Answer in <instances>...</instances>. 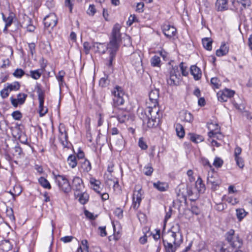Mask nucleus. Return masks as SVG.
<instances>
[{
  "mask_svg": "<svg viewBox=\"0 0 252 252\" xmlns=\"http://www.w3.org/2000/svg\"><path fill=\"white\" fill-rule=\"evenodd\" d=\"M227 0H217L216 7L218 11H223L227 8Z\"/></svg>",
  "mask_w": 252,
  "mask_h": 252,
  "instance_id": "25",
  "label": "nucleus"
},
{
  "mask_svg": "<svg viewBox=\"0 0 252 252\" xmlns=\"http://www.w3.org/2000/svg\"><path fill=\"white\" fill-rule=\"evenodd\" d=\"M220 135V133L219 132V130L216 129L215 130H212L209 132H208V135L209 137H216L218 138L217 135Z\"/></svg>",
  "mask_w": 252,
  "mask_h": 252,
  "instance_id": "51",
  "label": "nucleus"
},
{
  "mask_svg": "<svg viewBox=\"0 0 252 252\" xmlns=\"http://www.w3.org/2000/svg\"><path fill=\"white\" fill-rule=\"evenodd\" d=\"M139 146L143 150H146L147 148V145L146 143L142 140V138H140L138 141Z\"/></svg>",
  "mask_w": 252,
  "mask_h": 252,
  "instance_id": "61",
  "label": "nucleus"
},
{
  "mask_svg": "<svg viewBox=\"0 0 252 252\" xmlns=\"http://www.w3.org/2000/svg\"><path fill=\"white\" fill-rule=\"evenodd\" d=\"M121 28L119 24H116L114 25L112 32L111 40L106 47L109 57L106 64L109 67L112 66L113 61L115 59L116 53L119 49V42L121 40Z\"/></svg>",
  "mask_w": 252,
  "mask_h": 252,
  "instance_id": "2",
  "label": "nucleus"
},
{
  "mask_svg": "<svg viewBox=\"0 0 252 252\" xmlns=\"http://www.w3.org/2000/svg\"><path fill=\"white\" fill-rule=\"evenodd\" d=\"M43 69H37L34 70H31L30 71V74H27V76H31L32 79L34 80H37L39 79L43 72Z\"/></svg>",
  "mask_w": 252,
  "mask_h": 252,
  "instance_id": "24",
  "label": "nucleus"
},
{
  "mask_svg": "<svg viewBox=\"0 0 252 252\" xmlns=\"http://www.w3.org/2000/svg\"><path fill=\"white\" fill-rule=\"evenodd\" d=\"M25 74V71L21 68H17L13 73V75L17 78H21Z\"/></svg>",
  "mask_w": 252,
  "mask_h": 252,
  "instance_id": "40",
  "label": "nucleus"
},
{
  "mask_svg": "<svg viewBox=\"0 0 252 252\" xmlns=\"http://www.w3.org/2000/svg\"><path fill=\"white\" fill-rule=\"evenodd\" d=\"M10 92L9 91V89L6 86L4 89L1 90L0 92V95L2 98H5L8 97Z\"/></svg>",
  "mask_w": 252,
  "mask_h": 252,
  "instance_id": "46",
  "label": "nucleus"
},
{
  "mask_svg": "<svg viewBox=\"0 0 252 252\" xmlns=\"http://www.w3.org/2000/svg\"><path fill=\"white\" fill-rule=\"evenodd\" d=\"M237 165L240 168H243L244 166V160L240 157L235 158Z\"/></svg>",
  "mask_w": 252,
  "mask_h": 252,
  "instance_id": "49",
  "label": "nucleus"
},
{
  "mask_svg": "<svg viewBox=\"0 0 252 252\" xmlns=\"http://www.w3.org/2000/svg\"><path fill=\"white\" fill-rule=\"evenodd\" d=\"M81 167L83 171L86 172H88L92 169L91 163L87 159L84 160V161L82 163Z\"/></svg>",
  "mask_w": 252,
  "mask_h": 252,
  "instance_id": "33",
  "label": "nucleus"
},
{
  "mask_svg": "<svg viewBox=\"0 0 252 252\" xmlns=\"http://www.w3.org/2000/svg\"><path fill=\"white\" fill-rule=\"evenodd\" d=\"M73 238V237L72 236H66L61 238V240L64 243H68L71 242Z\"/></svg>",
  "mask_w": 252,
  "mask_h": 252,
  "instance_id": "64",
  "label": "nucleus"
},
{
  "mask_svg": "<svg viewBox=\"0 0 252 252\" xmlns=\"http://www.w3.org/2000/svg\"><path fill=\"white\" fill-rule=\"evenodd\" d=\"M109 83V81L108 80V76L101 78L99 80V85L102 87L107 86Z\"/></svg>",
  "mask_w": 252,
  "mask_h": 252,
  "instance_id": "42",
  "label": "nucleus"
},
{
  "mask_svg": "<svg viewBox=\"0 0 252 252\" xmlns=\"http://www.w3.org/2000/svg\"><path fill=\"white\" fill-rule=\"evenodd\" d=\"M183 238L180 232H171L169 241L163 240L165 252H175L176 247L182 242Z\"/></svg>",
  "mask_w": 252,
  "mask_h": 252,
  "instance_id": "3",
  "label": "nucleus"
},
{
  "mask_svg": "<svg viewBox=\"0 0 252 252\" xmlns=\"http://www.w3.org/2000/svg\"><path fill=\"white\" fill-rule=\"evenodd\" d=\"M84 214L86 217L90 220H94L95 219V217L94 216V214L87 210L85 211Z\"/></svg>",
  "mask_w": 252,
  "mask_h": 252,
  "instance_id": "63",
  "label": "nucleus"
},
{
  "mask_svg": "<svg viewBox=\"0 0 252 252\" xmlns=\"http://www.w3.org/2000/svg\"><path fill=\"white\" fill-rule=\"evenodd\" d=\"M40 185L45 189H50L51 186L48 180L44 177H40L38 179Z\"/></svg>",
  "mask_w": 252,
  "mask_h": 252,
  "instance_id": "34",
  "label": "nucleus"
},
{
  "mask_svg": "<svg viewBox=\"0 0 252 252\" xmlns=\"http://www.w3.org/2000/svg\"><path fill=\"white\" fill-rule=\"evenodd\" d=\"M247 212L242 208H239L236 210V215L238 220L241 221L247 215Z\"/></svg>",
  "mask_w": 252,
  "mask_h": 252,
  "instance_id": "29",
  "label": "nucleus"
},
{
  "mask_svg": "<svg viewBox=\"0 0 252 252\" xmlns=\"http://www.w3.org/2000/svg\"><path fill=\"white\" fill-rule=\"evenodd\" d=\"M225 239L229 245H223L221 247H225L227 249H239L243 245V240L239 237L238 234H236L233 229L229 230L225 234Z\"/></svg>",
  "mask_w": 252,
  "mask_h": 252,
  "instance_id": "4",
  "label": "nucleus"
},
{
  "mask_svg": "<svg viewBox=\"0 0 252 252\" xmlns=\"http://www.w3.org/2000/svg\"><path fill=\"white\" fill-rule=\"evenodd\" d=\"M6 87L9 89V91H17L20 89V85L18 82H14L12 83H7Z\"/></svg>",
  "mask_w": 252,
  "mask_h": 252,
  "instance_id": "32",
  "label": "nucleus"
},
{
  "mask_svg": "<svg viewBox=\"0 0 252 252\" xmlns=\"http://www.w3.org/2000/svg\"><path fill=\"white\" fill-rule=\"evenodd\" d=\"M57 18L54 13H50L46 16L43 20L44 24L46 28H51L55 27L57 23Z\"/></svg>",
  "mask_w": 252,
  "mask_h": 252,
  "instance_id": "13",
  "label": "nucleus"
},
{
  "mask_svg": "<svg viewBox=\"0 0 252 252\" xmlns=\"http://www.w3.org/2000/svg\"><path fill=\"white\" fill-rule=\"evenodd\" d=\"M59 139L63 147H67L68 145L67 133L64 127L59 128Z\"/></svg>",
  "mask_w": 252,
  "mask_h": 252,
  "instance_id": "15",
  "label": "nucleus"
},
{
  "mask_svg": "<svg viewBox=\"0 0 252 252\" xmlns=\"http://www.w3.org/2000/svg\"><path fill=\"white\" fill-rule=\"evenodd\" d=\"M14 192L10 191L9 192L12 195L14 198L19 195L22 192V189L18 186H15L13 189Z\"/></svg>",
  "mask_w": 252,
  "mask_h": 252,
  "instance_id": "41",
  "label": "nucleus"
},
{
  "mask_svg": "<svg viewBox=\"0 0 252 252\" xmlns=\"http://www.w3.org/2000/svg\"><path fill=\"white\" fill-rule=\"evenodd\" d=\"M83 48L84 51L86 54H89L91 46L88 42H85L83 44Z\"/></svg>",
  "mask_w": 252,
  "mask_h": 252,
  "instance_id": "56",
  "label": "nucleus"
},
{
  "mask_svg": "<svg viewBox=\"0 0 252 252\" xmlns=\"http://www.w3.org/2000/svg\"><path fill=\"white\" fill-rule=\"evenodd\" d=\"M223 163V161L220 158L216 157L214 159L213 165L217 168H220L222 166Z\"/></svg>",
  "mask_w": 252,
  "mask_h": 252,
  "instance_id": "44",
  "label": "nucleus"
},
{
  "mask_svg": "<svg viewBox=\"0 0 252 252\" xmlns=\"http://www.w3.org/2000/svg\"><path fill=\"white\" fill-rule=\"evenodd\" d=\"M65 72L63 70H61L59 72L58 75L56 76V78L59 82V86L60 89L64 84V76L65 75Z\"/></svg>",
  "mask_w": 252,
  "mask_h": 252,
  "instance_id": "28",
  "label": "nucleus"
},
{
  "mask_svg": "<svg viewBox=\"0 0 252 252\" xmlns=\"http://www.w3.org/2000/svg\"><path fill=\"white\" fill-rule=\"evenodd\" d=\"M151 63L153 66L159 67L161 64V60L159 56H154L151 59Z\"/></svg>",
  "mask_w": 252,
  "mask_h": 252,
  "instance_id": "30",
  "label": "nucleus"
},
{
  "mask_svg": "<svg viewBox=\"0 0 252 252\" xmlns=\"http://www.w3.org/2000/svg\"><path fill=\"white\" fill-rule=\"evenodd\" d=\"M95 12L96 10L94 6V5H90L87 11L88 14L90 15L93 16L95 14Z\"/></svg>",
  "mask_w": 252,
  "mask_h": 252,
  "instance_id": "58",
  "label": "nucleus"
},
{
  "mask_svg": "<svg viewBox=\"0 0 252 252\" xmlns=\"http://www.w3.org/2000/svg\"><path fill=\"white\" fill-rule=\"evenodd\" d=\"M212 40L211 38L205 37L202 39L203 46L205 49L208 51L212 50Z\"/></svg>",
  "mask_w": 252,
  "mask_h": 252,
  "instance_id": "26",
  "label": "nucleus"
},
{
  "mask_svg": "<svg viewBox=\"0 0 252 252\" xmlns=\"http://www.w3.org/2000/svg\"><path fill=\"white\" fill-rule=\"evenodd\" d=\"M229 51V48L225 43H222L220 49L217 50L216 54L218 57H221L226 55Z\"/></svg>",
  "mask_w": 252,
  "mask_h": 252,
  "instance_id": "22",
  "label": "nucleus"
},
{
  "mask_svg": "<svg viewBox=\"0 0 252 252\" xmlns=\"http://www.w3.org/2000/svg\"><path fill=\"white\" fill-rule=\"evenodd\" d=\"M220 252H242L239 249L231 250L230 249H227L225 247H221L220 249Z\"/></svg>",
  "mask_w": 252,
  "mask_h": 252,
  "instance_id": "55",
  "label": "nucleus"
},
{
  "mask_svg": "<svg viewBox=\"0 0 252 252\" xmlns=\"http://www.w3.org/2000/svg\"><path fill=\"white\" fill-rule=\"evenodd\" d=\"M226 201L233 205L238 203L237 199L232 197H228L226 199Z\"/></svg>",
  "mask_w": 252,
  "mask_h": 252,
  "instance_id": "57",
  "label": "nucleus"
},
{
  "mask_svg": "<svg viewBox=\"0 0 252 252\" xmlns=\"http://www.w3.org/2000/svg\"><path fill=\"white\" fill-rule=\"evenodd\" d=\"M94 48H97V51L101 53L102 54H104L106 52L105 50L104 49L103 50H101V48H103L104 45L102 43H94L93 45Z\"/></svg>",
  "mask_w": 252,
  "mask_h": 252,
  "instance_id": "43",
  "label": "nucleus"
},
{
  "mask_svg": "<svg viewBox=\"0 0 252 252\" xmlns=\"http://www.w3.org/2000/svg\"><path fill=\"white\" fill-rule=\"evenodd\" d=\"M144 172L146 175L150 176L153 172V168L151 166L148 165L144 167Z\"/></svg>",
  "mask_w": 252,
  "mask_h": 252,
  "instance_id": "48",
  "label": "nucleus"
},
{
  "mask_svg": "<svg viewBox=\"0 0 252 252\" xmlns=\"http://www.w3.org/2000/svg\"><path fill=\"white\" fill-rule=\"evenodd\" d=\"M162 29L164 34L168 38H171L175 35L176 32V28L169 24L163 25Z\"/></svg>",
  "mask_w": 252,
  "mask_h": 252,
  "instance_id": "17",
  "label": "nucleus"
},
{
  "mask_svg": "<svg viewBox=\"0 0 252 252\" xmlns=\"http://www.w3.org/2000/svg\"><path fill=\"white\" fill-rule=\"evenodd\" d=\"M121 110L118 109V111H115L114 113H112L110 110L108 113L111 117H116L120 123H124L128 119V117L127 112L125 111L121 113Z\"/></svg>",
  "mask_w": 252,
  "mask_h": 252,
  "instance_id": "11",
  "label": "nucleus"
},
{
  "mask_svg": "<svg viewBox=\"0 0 252 252\" xmlns=\"http://www.w3.org/2000/svg\"><path fill=\"white\" fill-rule=\"evenodd\" d=\"M234 91L228 89H224L217 93L218 100L221 102L226 101L228 98L232 97L234 94Z\"/></svg>",
  "mask_w": 252,
  "mask_h": 252,
  "instance_id": "10",
  "label": "nucleus"
},
{
  "mask_svg": "<svg viewBox=\"0 0 252 252\" xmlns=\"http://www.w3.org/2000/svg\"><path fill=\"white\" fill-rule=\"evenodd\" d=\"M153 186L155 189H157L160 191H165L168 188V185L166 183L161 182L159 181H158L156 183H154Z\"/></svg>",
  "mask_w": 252,
  "mask_h": 252,
  "instance_id": "23",
  "label": "nucleus"
},
{
  "mask_svg": "<svg viewBox=\"0 0 252 252\" xmlns=\"http://www.w3.org/2000/svg\"><path fill=\"white\" fill-rule=\"evenodd\" d=\"M27 94L24 93H20L17 95V98H14L13 97H10V100L12 105L16 107L18 104L21 105L24 103Z\"/></svg>",
  "mask_w": 252,
  "mask_h": 252,
  "instance_id": "16",
  "label": "nucleus"
},
{
  "mask_svg": "<svg viewBox=\"0 0 252 252\" xmlns=\"http://www.w3.org/2000/svg\"><path fill=\"white\" fill-rule=\"evenodd\" d=\"M37 93L38 94V98L39 100V112L40 116H44L47 112L46 109L44 108V93L42 89L38 87Z\"/></svg>",
  "mask_w": 252,
  "mask_h": 252,
  "instance_id": "9",
  "label": "nucleus"
},
{
  "mask_svg": "<svg viewBox=\"0 0 252 252\" xmlns=\"http://www.w3.org/2000/svg\"><path fill=\"white\" fill-rule=\"evenodd\" d=\"M90 182L93 187L94 190H95L96 192L100 193V191L98 190L100 183V182L94 178H91Z\"/></svg>",
  "mask_w": 252,
  "mask_h": 252,
  "instance_id": "37",
  "label": "nucleus"
},
{
  "mask_svg": "<svg viewBox=\"0 0 252 252\" xmlns=\"http://www.w3.org/2000/svg\"><path fill=\"white\" fill-rule=\"evenodd\" d=\"M12 116L16 120H20L22 118V114L19 111H16L12 113Z\"/></svg>",
  "mask_w": 252,
  "mask_h": 252,
  "instance_id": "54",
  "label": "nucleus"
},
{
  "mask_svg": "<svg viewBox=\"0 0 252 252\" xmlns=\"http://www.w3.org/2000/svg\"><path fill=\"white\" fill-rule=\"evenodd\" d=\"M190 70L191 74L193 75L195 80H198L201 78L202 73L199 68L196 65H192L190 67Z\"/></svg>",
  "mask_w": 252,
  "mask_h": 252,
  "instance_id": "19",
  "label": "nucleus"
},
{
  "mask_svg": "<svg viewBox=\"0 0 252 252\" xmlns=\"http://www.w3.org/2000/svg\"><path fill=\"white\" fill-rule=\"evenodd\" d=\"M28 20L29 24L27 26V31L30 32H32L35 30V28L34 26L31 24V20L30 18H29Z\"/></svg>",
  "mask_w": 252,
  "mask_h": 252,
  "instance_id": "59",
  "label": "nucleus"
},
{
  "mask_svg": "<svg viewBox=\"0 0 252 252\" xmlns=\"http://www.w3.org/2000/svg\"><path fill=\"white\" fill-rule=\"evenodd\" d=\"M149 100L147 103L149 104L146 112V119L143 120V123H146L149 128H153L157 126L159 122L161 113L158 107L157 106L158 104L159 97V91L157 89L152 90L149 94Z\"/></svg>",
  "mask_w": 252,
  "mask_h": 252,
  "instance_id": "1",
  "label": "nucleus"
},
{
  "mask_svg": "<svg viewBox=\"0 0 252 252\" xmlns=\"http://www.w3.org/2000/svg\"><path fill=\"white\" fill-rule=\"evenodd\" d=\"M98 230H99L100 235L101 237H105L107 235L106 226H100L98 227Z\"/></svg>",
  "mask_w": 252,
  "mask_h": 252,
  "instance_id": "60",
  "label": "nucleus"
},
{
  "mask_svg": "<svg viewBox=\"0 0 252 252\" xmlns=\"http://www.w3.org/2000/svg\"><path fill=\"white\" fill-rule=\"evenodd\" d=\"M144 4L143 2H139L137 4L136 11L139 13L143 11Z\"/></svg>",
  "mask_w": 252,
  "mask_h": 252,
  "instance_id": "62",
  "label": "nucleus"
},
{
  "mask_svg": "<svg viewBox=\"0 0 252 252\" xmlns=\"http://www.w3.org/2000/svg\"><path fill=\"white\" fill-rule=\"evenodd\" d=\"M221 182L216 173L209 172L207 177V184L211 185V188L216 190Z\"/></svg>",
  "mask_w": 252,
  "mask_h": 252,
  "instance_id": "8",
  "label": "nucleus"
},
{
  "mask_svg": "<svg viewBox=\"0 0 252 252\" xmlns=\"http://www.w3.org/2000/svg\"><path fill=\"white\" fill-rule=\"evenodd\" d=\"M188 138L194 143H198L204 140L202 136L193 133H189L187 135Z\"/></svg>",
  "mask_w": 252,
  "mask_h": 252,
  "instance_id": "20",
  "label": "nucleus"
},
{
  "mask_svg": "<svg viewBox=\"0 0 252 252\" xmlns=\"http://www.w3.org/2000/svg\"><path fill=\"white\" fill-rule=\"evenodd\" d=\"M142 189H140L134 191L132 197L131 207L136 210L139 207L142 200Z\"/></svg>",
  "mask_w": 252,
  "mask_h": 252,
  "instance_id": "12",
  "label": "nucleus"
},
{
  "mask_svg": "<svg viewBox=\"0 0 252 252\" xmlns=\"http://www.w3.org/2000/svg\"><path fill=\"white\" fill-rule=\"evenodd\" d=\"M73 0H65L64 1L65 6L68 7L69 11L71 13L72 12L73 5Z\"/></svg>",
  "mask_w": 252,
  "mask_h": 252,
  "instance_id": "50",
  "label": "nucleus"
},
{
  "mask_svg": "<svg viewBox=\"0 0 252 252\" xmlns=\"http://www.w3.org/2000/svg\"><path fill=\"white\" fill-rule=\"evenodd\" d=\"M74 195L79 197V201L82 204H86L89 200V195L84 190L82 192H75Z\"/></svg>",
  "mask_w": 252,
  "mask_h": 252,
  "instance_id": "18",
  "label": "nucleus"
},
{
  "mask_svg": "<svg viewBox=\"0 0 252 252\" xmlns=\"http://www.w3.org/2000/svg\"><path fill=\"white\" fill-rule=\"evenodd\" d=\"M72 189L75 192H82L84 189V186L82 179L78 177H74L72 181Z\"/></svg>",
  "mask_w": 252,
  "mask_h": 252,
  "instance_id": "14",
  "label": "nucleus"
},
{
  "mask_svg": "<svg viewBox=\"0 0 252 252\" xmlns=\"http://www.w3.org/2000/svg\"><path fill=\"white\" fill-rule=\"evenodd\" d=\"M2 17L5 24H6V27H9L13 22L15 15L13 13L10 12L8 13V16H6L5 14L2 13Z\"/></svg>",
  "mask_w": 252,
  "mask_h": 252,
  "instance_id": "21",
  "label": "nucleus"
},
{
  "mask_svg": "<svg viewBox=\"0 0 252 252\" xmlns=\"http://www.w3.org/2000/svg\"><path fill=\"white\" fill-rule=\"evenodd\" d=\"M112 141L118 147H121L123 144V137L122 135H118L117 136L112 137Z\"/></svg>",
  "mask_w": 252,
  "mask_h": 252,
  "instance_id": "31",
  "label": "nucleus"
},
{
  "mask_svg": "<svg viewBox=\"0 0 252 252\" xmlns=\"http://www.w3.org/2000/svg\"><path fill=\"white\" fill-rule=\"evenodd\" d=\"M112 94H113V109L111 110V111L112 113H114L115 111H118L119 109L118 107L123 105L125 102L123 98L124 93L121 87L116 86L112 91Z\"/></svg>",
  "mask_w": 252,
  "mask_h": 252,
  "instance_id": "5",
  "label": "nucleus"
},
{
  "mask_svg": "<svg viewBox=\"0 0 252 252\" xmlns=\"http://www.w3.org/2000/svg\"><path fill=\"white\" fill-rule=\"evenodd\" d=\"M67 162L71 168H74L77 165L76 156L73 155H70L67 158Z\"/></svg>",
  "mask_w": 252,
  "mask_h": 252,
  "instance_id": "36",
  "label": "nucleus"
},
{
  "mask_svg": "<svg viewBox=\"0 0 252 252\" xmlns=\"http://www.w3.org/2000/svg\"><path fill=\"white\" fill-rule=\"evenodd\" d=\"M195 187L200 193H203L205 190V187L201 178L199 177L195 183Z\"/></svg>",
  "mask_w": 252,
  "mask_h": 252,
  "instance_id": "27",
  "label": "nucleus"
},
{
  "mask_svg": "<svg viewBox=\"0 0 252 252\" xmlns=\"http://www.w3.org/2000/svg\"><path fill=\"white\" fill-rule=\"evenodd\" d=\"M184 121L190 123L193 121V116L190 113L185 112L184 113Z\"/></svg>",
  "mask_w": 252,
  "mask_h": 252,
  "instance_id": "47",
  "label": "nucleus"
},
{
  "mask_svg": "<svg viewBox=\"0 0 252 252\" xmlns=\"http://www.w3.org/2000/svg\"><path fill=\"white\" fill-rule=\"evenodd\" d=\"M55 182L60 190L65 193L70 191L71 187L68 180L65 176L60 175L55 176Z\"/></svg>",
  "mask_w": 252,
  "mask_h": 252,
  "instance_id": "7",
  "label": "nucleus"
},
{
  "mask_svg": "<svg viewBox=\"0 0 252 252\" xmlns=\"http://www.w3.org/2000/svg\"><path fill=\"white\" fill-rule=\"evenodd\" d=\"M29 51L30 52L32 57L35 54V44L33 42L28 43Z\"/></svg>",
  "mask_w": 252,
  "mask_h": 252,
  "instance_id": "45",
  "label": "nucleus"
},
{
  "mask_svg": "<svg viewBox=\"0 0 252 252\" xmlns=\"http://www.w3.org/2000/svg\"><path fill=\"white\" fill-rule=\"evenodd\" d=\"M115 215L116 216H117L119 219H121L122 218L123 216V210L120 208H117L115 209V210L114 211V212Z\"/></svg>",
  "mask_w": 252,
  "mask_h": 252,
  "instance_id": "53",
  "label": "nucleus"
},
{
  "mask_svg": "<svg viewBox=\"0 0 252 252\" xmlns=\"http://www.w3.org/2000/svg\"><path fill=\"white\" fill-rule=\"evenodd\" d=\"M179 67L182 72V74L183 76H187L188 74V72L187 70V67L184 66V63L182 62L180 63Z\"/></svg>",
  "mask_w": 252,
  "mask_h": 252,
  "instance_id": "52",
  "label": "nucleus"
},
{
  "mask_svg": "<svg viewBox=\"0 0 252 252\" xmlns=\"http://www.w3.org/2000/svg\"><path fill=\"white\" fill-rule=\"evenodd\" d=\"M178 199L180 202H186L187 201V194L184 190H181L179 189V192H177Z\"/></svg>",
  "mask_w": 252,
  "mask_h": 252,
  "instance_id": "38",
  "label": "nucleus"
},
{
  "mask_svg": "<svg viewBox=\"0 0 252 252\" xmlns=\"http://www.w3.org/2000/svg\"><path fill=\"white\" fill-rule=\"evenodd\" d=\"M181 79V75L177 65L172 66L169 71V78L167 79L168 85L170 86H177L180 84Z\"/></svg>",
  "mask_w": 252,
  "mask_h": 252,
  "instance_id": "6",
  "label": "nucleus"
},
{
  "mask_svg": "<svg viewBox=\"0 0 252 252\" xmlns=\"http://www.w3.org/2000/svg\"><path fill=\"white\" fill-rule=\"evenodd\" d=\"M211 84L213 89H219L220 86V82L217 77L212 78L211 79Z\"/></svg>",
  "mask_w": 252,
  "mask_h": 252,
  "instance_id": "39",
  "label": "nucleus"
},
{
  "mask_svg": "<svg viewBox=\"0 0 252 252\" xmlns=\"http://www.w3.org/2000/svg\"><path fill=\"white\" fill-rule=\"evenodd\" d=\"M176 131L177 135L180 138L184 137L185 135V131L184 127L180 124H177L176 126Z\"/></svg>",
  "mask_w": 252,
  "mask_h": 252,
  "instance_id": "35",
  "label": "nucleus"
}]
</instances>
